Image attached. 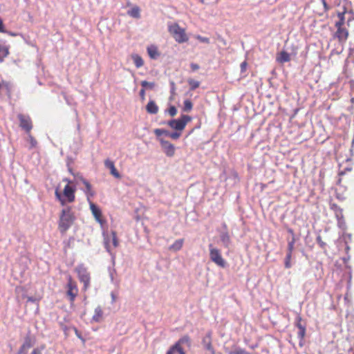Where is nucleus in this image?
Here are the masks:
<instances>
[{
    "instance_id": "29",
    "label": "nucleus",
    "mask_w": 354,
    "mask_h": 354,
    "mask_svg": "<svg viewBox=\"0 0 354 354\" xmlns=\"http://www.w3.org/2000/svg\"><path fill=\"white\" fill-rule=\"evenodd\" d=\"M296 242V238L292 237L291 241L288 243L287 252L292 253L295 248V243Z\"/></svg>"
},
{
    "instance_id": "28",
    "label": "nucleus",
    "mask_w": 354,
    "mask_h": 354,
    "mask_svg": "<svg viewBox=\"0 0 354 354\" xmlns=\"http://www.w3.org/2000/svg\"><path fill=\"white\" fill-rule=\"evenodd\" d=\"M193 108V104L189 100H185L184 101L183 111L189 112Z\"/></svg>"
},
{
    "instance_id": "27",
    "label": "nucleus",
    "mask_w": 354,
    "mask_h": 354,
    "mask_svg": "<svg viewBox=\"0 0 354 354\" xmlns=\"http://www.w3.org/2000/svg\"><path fill=\"white\" fill-rule=\"evenodd\" d=\"M188 84L190 86V90L194 91L199 87L200 82L198 81L194 80L193 79H189L187 80Z\"/></svg>"
},
{
    "instance_id": "50",
    "label": "nucleus",
    "mask_w": 354,
    "mask_h": 354,
    "mask_svg": "<svg viewBox=\"0 0 354 354\" xmlns=\"http://www.w3.org/2000/svg\"><path fill=\"white\" fill-rule=\"evenodd\" d=\"M3 86L6 87L7 89H8L10 84L8 82H3L2 84L0 82V91L1 90Z\"/></svg>"
},
{
    "instance_id": "46",
    "label": "nucleus",
    "mask_w": 354,
    "mask_h": 354,
    "mask_svg": "<svg viewBox=\"0 0 354 354\" xmlns=\"http://www.w3.org/2000/svg\"><path fill=\"white\" fill-rule=\"evenodd\" d=\"M6 30H5V28H4V24L3 23V21L2 19L0 18V32H6Z\"/></svg>"
},
{
    "instance_id": "30",
    "label": "nucleus",
    "mask_w": 354,
    "mask_h": 354,
    "mask_svg": "<svg viewBox=\"0 0 354 354\" xmlns=\"http://www.w3.org/2000/svg\"><path fill=\"white\" fill-rule=\"evenodd\" d=\"M112 244L114 248H117L119 245V241L117 237V234L115 231L111 232Z\"/></svg>"
},
{
    "instance_id": "17",
    "label": "nucleus",
    "mask_w": 354,
    "mask_h": 354,
    "mask_svg": "<svg viewBox=\"0 0 354 354\" xmlns=\"http://www.w3.org/2000/svg\"><path fill=\"white\" fill-rule=\"evenodd\" d=\"M9 54V48L0 41V62H2L3 59Z\"/></svg>"
},
{
    "instance_id": "35",
    "label": "nucleus",
    "mask_w": 354,
    "mask_h": 354,
    "mask_svg": "<svg viewBox=\"0 0 354 354\" xmlns=\"http://www.w3.org/2000/svg\"><path fill=\"white\" fill-rule=\"evenodd\" d=\"M181 136V131H175V132H172V133H168V136L169 138H171V139L173 140H177Z\"/></svg>"
},
{
    "instance_id": "14",
    "label": "nucleus",
    "mask_w": 354,
    "mask_h": 354,
    "mask_svg": "<svg viewBox=\"0 0 354 354\" xmlns=\"http://www.w3.org/2000/svg\"><path fill=\"white\" fill-rule=\"evenodd\" d=\"M105 167L110 169V173L111 175H113L114 177L117 178H120L121 176L116 169L114 162L109 159L106 160L104 161Z\"/></svg>"
},
{
    "instance_id": "13",
    "label": "nucleus",
    "mask_w": 354,
    "mask_h": 354,
    "mask_svg": "<svg viewBox=\"0 0 354 354\" xmlns=\"http://www.w3.org/2000/svg\"><path fill=\"white\" fill-rule=\"evenodd\" d=\"M337 28V31L335 32V36L338 39L340 42L345 41L348 36V30L343 28L342 26H335Z\"/></svg>"
},
{
    "instance_id": "22",
    "label": "nucleus",
    "mask_w": 354,
    "mask_h": 354,
    "mask_svg": "<svg viewBox=\"0 0 354 354\" xmlns=\"http://www.w3.org/2000/svg\"><path fill=\"white\" fill-rule=\"evenodd\" d=\"M80 181L86 187V193L88 196H93L94 192L92 190L91 185L83 177L80 178Z\"/></svg>"
},
{
    "instance_id": "16",
    "label": "nucleus",
    "mask_w": 354,
    "mask_h": 354,
    "mask_svg": "<svg viewBox=\"0 0 354 354\" xmlns=\"http://www.w3.org/2000/svg\"><path fill=\"white\" fill-rule=\"evenodd\" d=\"M158 110V106L153 100H150L146 106V111L149 114H156Z\"/></svg>"
},
{
    "instance_id": "56",
    "label": "nucleus",
    "mask_w": 354,
    "mask_h": 354,
    "mask_svg": "<svg viewBox=\"0 0 354 354\" xmlns=\"http://www.w3.org/2000/svg\"><path fill=\"white\" fill-rule=\"evenodd\" d=\"M28 300L30 301H34V299L32 297H28Z\"/></svg>"
},
{
    "instance_id": "53",
    "label": "nucleus",
    "mask_w": 354,
    "mask_h": 354,
    "mask_svg": "<svg viewBox=\"0 0 354 354\" xmlns=\"http://www.w3.org/2000/svg\"><path fill=\"white\" fill-rule=\"evenodd\" d=\"M63 181L67 183V184H68V185L72 184V181L66 178H64Z\"/></svg>"
},
{
    "instance_id": "8",
    "label": "nucleus",
    "mask_w": 354,
    "mask_h": 354,
    "mask_svg": "<svg viewBox=\"0 0 354 354\" xmlns=\"http://www.w3.org/2000/svg\"><path fill=\"white\" fill-rule=\"evenodd\" d=\"M17 118L19 120V126L27 134H29L32 129V122L28 115L19 114Z\"/></svg>"
},
{
    "instance_id": "52",
    "label": "nucleus",
    "mask_w": 354,
    "mask_h": 354,
    "mask_svg": "<svg viewBox=\"0 0 354 354\" xmlns=\"http://www.w3.org/2000/svg\"><path fill=\"white\" fill-rule=\"evenodd\" d=\"M30 354H41V351L38 348H35Z\"/></svg>"
},
{
    "instance_id": "5",
    "label": "nucleus",
    "mask_w": 354,
    "mask_h": 354,
    "mask_svg": "<svg viewBox=\"0 0 354 354\" xmlns=\"http://www.w3.org/2000/svg\"><path fill=\"white\" fill-rule=\"evenodd\" d=\"M192 117L187 115H182L180 118L177 120H171L167 122V124L173 129L178 131H183L187 124L191 122Z\"/></svg>"
},
{
    "instance_id": "43",
    "label": "nucleus",
    "mask_w": 354,
    "mask_h": 354,
    "mask_svg": "<svg viewBox=\"0 0 354 354\" xmlns=\"http://www.w3.org/2000/svg\"><path fill=\"white\" fill-rule=\"evenodd\" d=\"M345 174V171H341L339 172V178L337 180V185H341L342 183V176H343L344 174Z\"/></svg>"
},
{
    "instance_id": "51",
    "label": "nucleus",
    "mask_w": 354,
    "mask_h": 354,
    "mask_svg": "<svg viewBox=\"0 0 354 354\" xmlns=\"http://www.w3.org/2000/svg\"><path fill=\"white\" fill-rule=\"evenodd\" d=\"M287 231H288V232L290 234H291L292 238V237H295V234L294 230H293L292 229H291V228H288V229L287 230Z\"/></svg>"
},
{
    "instance_id": "6",
    "label": "nucleus",
    "mask_w": 354,
    "mask_h": 354,
    "mask_svg": "<svg viewBox=\"0 0 354 354\" xmlns=\"http://www.w3.org/2000/svg\"><path fill=\"white\" fill-rule=\"evenodd\" d=\"M209 258L212 262L221 268H225L226 261L223 258L220 250L214 248L212 244L209 245Z\"/></svg>"
},
{
    "instance_id": "36",
    "label": "nucleus",
    "mask_w": 354,
    "mask_h": 354,
    "mask_svg": "<svg viewBox=\"0 0 354 354\" xmlns=\"http://www.w3.org/2000/svg\"><path fill=\"white\" fill-rule=\"evenodd\" d=\"M166 354H185V352L171 347Z\"/></svg>"
},
{
    "instance_id": "33",
    "label": "nucleus",
    "mask_w": 354,
    "mask_h": 354,
    "mask_svg": "<svg viewBox=\"0 0 354 354\" xmlns=\"http://www.w3.org/2000/svg\"><path fill=\"white\" fill-rule=\"evenodd\" d=\"M141 86L143 87V88H149L152 89L155 86V84L153 82H149L146 80H143L141 82Z\"/></svg>"
},
{
    "instance_id": "38",
    "label": "nucleus",
    "mask_w": 354,
    "mask_h": 354,
    "mask_svg": "<svg viewBox=\"0 0 354 354\" xmlns=\"http://www.w3.org/2000/svg\"><path fill=\"white\" fill-rule=\"evenodd\" d=\"M167 112L171 117H174L177 114V109L174 106H171L168 109Z\"/></svg>"
},
{
    "instance_id": "31",
    "label": "nucleus",
    "mask_w": 354,
    "mask_h": 354,
    "mask_svg": "<svg viewBox=\"0 0 354 354\" xmlns=\"http://www.w3.org/2000/svg\"><path fill=\"white\" fill-rule=\"evenodd\" d=\"M154 133L158 137H159L163 134L168 136L169 131L165 129H156L154 130Z\"/></svg>"
},
{
    "instance_id": "32",
    "label": "nucleus",
    "mask_w": 354,
    "mask_h": 354,
    "mask_svg": "<svg viewBox=\"0 0 354 354\" xmlns=\"http://www.w3.org/2000/svg\"><path fill=\"white\" fill-rule=\"evenodd\" d=\"M299 331L297 333L298 337L301 341H303L304 339V337L306 335V327H300V328H298Z\"/></svg>"
},
{
    "instance_id": "39",
    "label": "nucleus",
    "mask_w": 354,
    "mask_h": 354,
    "mask_svg": "<svg viewBox=\"0 0 354 354\" xmlns=\"http://www.w3.org/2000/svg\"><path fill=\"white\" fill-rule=\"evenodd\" d=\"M248 67V62L247 61H244L241 64L240 68H241V72L245 73L247 70Z\"/></svg>"
},
{
    "instance_id": "55",
    "label": "nucleus",
    "mask_w": 354,
    "mask_h": 354,
    "mask_svg": "<svg viewBox=\"0 0 354 354\" xmlns=\"http://www.w3.org/2000/svg\"><path fill=\"white\" fill-rule=\"evenodd\" d=\"M75 175H77V176H76L75 177L80 180V178L82 177V176L81 175H80L79 174H75Z\"/></svg>"
},
{
    "instance_id": "57",
    "label": "nucleus",
    "mask_w": 354,
    "mask_h": 354,
    "mask_svg": "<svg viewBox=\"0 0 354 354\" xmlns=\"http://www.w3.org/2000/svg\"><path fill=\"white\" fill-rule=\"evenodd\" d=\"M202 3H205V0H199Z\"/></svg>"
},
{
    "instance_id": "20",
    "label": "nucleus",
    "mask_w": 354,
    "mask_h": 354,
    "mask_svg": "<svg viewBox=\"0 0 354 354\" xmlns=\"http://www.w3.org/2000/svg\"><path fill=\"white\" fill-rule=\"evenodd\" d=\"M103 316V311L100 306L97 307L95 309L94 315L92 317V319L95 322H100Z\"/></svg>"
},
{
    "instance_id": "45",
    "label": "nucleus",
    "mask_w": 354,
    "mask_h": 354,
    "mask_svg": "<svg viewBox=\"0 0 354 354\" xmlns=\"http://www.w3.org/2000/svg\"><path fill=\"white\" fill-rule=\"evenodd\" d=\"M244 353H245V350L242 349V348H239V349L236 350L235 351L230 353V354H244Z\"/></svg>"
},
{
    "instance_id": "7",
    "label": "nucleus",
    "mask_w": 354,
    "mask_h": 354,
    "mask_svg": "<svg viewBox=\"0 0 354 354\" xmlns=\"http://www.w3.org/2000/svg\"><path fill=\"white\" fill-rule=\"evenodd\" d=\"M330 208L335 213V217L337 220L338 226L342 229L345 228L346 223L344 218L342 209L340 207H339L337 204L333 203H330Z\"/></svg>"
},
{
    "instance_id": "15",
    "label": "nucleus",
    "mask_w": 354,
    "mask_h": 354,
    "mask_svg": "<svg viewBox=\"0 0 354 354\" xmlns=\"http://www.w3.org/2000/svg\"><path fill=\"white\" fill-rule=\"evenodd\" d=\"M276 61L280 64H284L290 61V55L286 51L282 50L277 54Z\"/></svg>"
},
{
    "instance_id": "18",
    "label": "nucleus",
    "mask_w": 354,
    "mask_h": 354,
    "mask_svg": "<svg viewBox=\"0 0 354 354\" xmlns=\"http://www.w3.org/2000/svg\"><path fill=\"white\" fill-rule=\"evenodd\" d=\"M80 280L81 282L84 283L83 289L84 290H87V288L90 286V276L88 273H82L80 275Z\"/></svg>"
},
{
    "instance_id": "58",
    "label": "nucleus",
    "mask_w": 354,
    "mask_h": 354,
    "mask_svg": "<svg viewBox=\"0 0 354 354\" xmlns=\"http://www.w3.org/2000/svg\"><path fill=\"white\" fill-rule=\"evenodd\" d=\"M244 354H250V353L245 351V353Z\"/></svg>"
},
{
    "instance_id": "11",
    "label": "nucleus",
    "mask_w": 354,
    "mask_h": 354,
    "mask_svg": "<svg viewBox=\"0 0 354 354\" xmlns=\"http://www.w3.org/2000/svg\"><path fill=\"white\" fill-rule=\"evenodd\" d=\"M183 344L187 345L188 347L191 346L190 337L188 335H184L171 347L180 350V351H184L182 347Z\"/></svg>"
},
{
    "instance_id": "34",
    "label": "nucleus",
    "mask_w": 354,
    "mask_h": 354,
    "mask_svg": "<svg viewBox=\"0 0 354 354\" xmlns=\"http://www.w3.org/2000/svg\"><path fill=\"white\" fill-rule=\"evenodd\" d=\"M301 322H302V318L299 315H298L295 318V326L298 328H300V327H306V325L302 324Z\"/></svg>"
},
{
    "instance_id": "12",
    "label": "nucleus",
    "mask_w": 354,
    "mask_h": 354,
    "mask_svg": "<svg viewBox=\"0 0 354 354\" xmlns=\"http://www.w3.org/2000/svg\"><path fill=\"white\" fill-rule=\"evenodd\" d=\"M204 348L209 351L211 354H215V351L212 344V336L210 333L207 334L202 340Z\"/></svg>"
},
{
    "instance_id": "48",
    "label": "nucleus",
    "mask_w": 354,
    "mask_h": 354,
    "mask_svg": "<svg viewBox=\"0 0 354 354\" xmlns=\"http://www.w3.org/2000/svg\"><path fill=\"white\" fill-rule=\"evenodd\" d=\"M27 350H28L27 348H23V345H21V346L20 347V348L18 351V354H26Z\"/></svg>"
},
{
    "instance_id": "40",
    "label": "nucleus",
    "mask_w": 354,
    "mask_h": 354,
    "mask_svg": "<svg viewBox=\"0 0 354 354\" xmlns=\"http://www.w3.org/2000/svg\"><path fill=\"white\" fill-rule=\"evenodd\" d=\"M23 345V348H26L27 349H29L31 346H32V344H31V342H30V339H26L24 342V343L22 344Z\"/></svg>"
},
{
    "instance_id": "37",
    "label": "nucleus",
    "mask_w": 354,
    "mask_h": 354,
    "mask_svg": "<svg viewBox=\"0 0 354 354\" xmlns=\"http://www.w3.org/2000/svg\"><path fill=\"white\" fill-rule=\"evenodd\" d=\"M28 140H29V142H30V144L31 145V147H35L37 146V140H35V138L31 135V133H30L29 134H28Z\"/></svg>"
},
{
    "instance_id": "10",
    "label": "nucleus",
    "mask_w": 354,
    "mask_h": 354,
    "mask_svg": "<svg viewBox=\"0 0 354 354\" xmlns=\"http://www.w3.org/2000/svg\"><path fill=\"white\" fill-rule=\"evenodd\" d=\"M90 209L95 220L101 225H103L105 223V221L102 218V212L100 208H98L94 203H90Z\"/></svg>"
},
{
    "instance_id": "4",
    "label": "nucleus",
    "mask_w": 354,
    "mask_h": 354,
    "mask_svg": "<svg viewBox=\"0 0 354 354\" xmlns=\"http://www.w3.org/2000/svg\"><path fill=\"white\" fill-rule=\"evenodd\" d=\"M66 295L71 304H73L77 296L78 295L79 290L77 288V282L72 279L71 276L68 278V281L66 285Z\"/></svg>"
},
{
    "instance_id": "23",
    "label": "nucleus",
    "mask_w": 354,
    "mask_h": 354,
    "mask_svg": "<svg viewBox=\"0 0 354 354\" xmlns=\"http://www.w3.org/2000/svg\"><path fill=\"white\" fill-rule=\"evenodd\" d=\"M127 14L133 18L139 19L140 17V9L138 6H133L128 10Z\"/></svg>"
},
{
    "instance_id": "42",
    "label": "nucleus",
    "mask_w": 354,
    "mask_h": 354,
    "mask_svg": "<svg viewBox=\"0 0 354 354\" xmlns=\"http://www.w3.org/2000/svg\"><path fill=\"white\" fill-rule=\"evenodd\" d=\"M104 244L106 250L110 251V240L108 237L104 238Z\"/></svg>"
},
{
    "instance_id": "26",
    "label": "nucleus",
    "mask_w": 354,
    "mask_h": 354,
    "mask_svg": "<svg viewBox=\"0 0 354 354\" xmlns=\"http://www.w3.org/2000/svg\"><path fill=\"white\" fill-rule=\"evenodd\" d=\"M292 253L287 252L285 260H284V266L286 268H290L292 267Z\"/></svg>"
},
{
    "instance_id": "54",
    "label": "nucleus",
    "mask_w": 354,
    "mask_h": 354,
    "mask_svg": "<svg viewBox=\"0 0 354 354\" xmlns=\"http://www.w3.org/2000/svg\"><path fill=\"white\" fill-rule=\"evenodd\" d=\"M68 171L73 176H76L77 175H75V174L73 171V169L72 168L69 167L68 168Z\"/></svg>"
},
{
    "instance_id": "41",
    "label": "nucleus",
    "mask_w": 354,
    "mask_h": 354,
    "mask_svg": "<svg viewBox=\"0 0 354 354\" xmlns=\"http://www.w3.org/2000/svg\"><path fill=\"white\" fill-rule=\"evenodd\" d=\"M197 39L203 42V43H205V44H209V39L207 38V37H201V36H198L197 37Z\"/></svg>"
},
{
    "instance_id": "47",
    "label": "nucleus",
    "mask_w": 354,
    "mask_h": 354,
    "mask_svg": "<svg viewBox=\"0 0 354 354\" xmlns=\"http://www.w3.org/2000/svg\"><path fill=\"white\" fill-rule=\"evenodd\" d=\"M190 67L193 71H195L199 68V66L197 64L192 63L190 64Z\"/></svg>"
},
{
    "instance_id": "19",
    "label": "nucleus",
    "mask_w": 354,
    "mask_h": 354,
    "mask_svg": "<svg viewBox=\"0 0 354 354\" xmlns=\"http://www.w3.org/2000/svg\"><path fill=\"white\" fill-rule=\"evenodd\" d=\"M346 14H351V12L344 10L342 12H338L337 17L339 20L335 22V26H342L345 23V15Z\"/></svg>"
},
{
    "instance_id": "24",
    "label": "nucleus",
    "mask_w": 354,
    "mask_h": 354,
    "mask_svg": "<svg viewBox=\"0 0 354 354\" xmlns=\"http://www.w3.org/2000/svg\"><path fill=\"white\" fill-rule=\"evenodd\" d=\"M183 243L184 240L183 239H178L169 246V249L172 251H178L182 248Z\"/></svg>"
},
{
    "instance_id": "44",
    "label": "nucleus",
    "mask_w": 354,
    "mask_h": 354,
    "mask_svg": "<svg viewBox=\"0 0 354 354\" xmlns=\"http://www.w3.org/2000/svg\"><path fill=\"white\" fill-rule=\"evenodd\" d=\"M140 96L142 101L145 100V88H142L140 91Z\"/></svg>"
},
{
    "instance_id": "49",
    "label": "nucleus",
    "mask_w": 354,
    "mask_h": 354,
    "mask_svg": "<svg viewBox=\"0 0 354 354\" xmlns=\"http://www.w3.org/2000/svg\"><path fill=\"white\" fill-rule=\"evenodd\" d=\"M321 1L324 6V11L325 12L327 11L329 9V6H328V4L326 3V0H321Z\"/></svg>"
},
{
    "instance_id": "3",
    "label": "nucleus",
    "mask_w": 354,
    "mask_h": 354,
    "mask_svg": "<svg viewBox=\"0 0 354 354\" xmlns=\"http://www.w3.org/2000/svg\"><path fill=\"white\" fill-rule=\"evenodd\" d=\"M169 32L178 43H183L188 41V37L185 29L182 28L178 24H174L169 26Z\"/></svg>"
},
{
    "instance_id": "25",
    "label": "nucleus",
    "mask_w": 354,
    "mask_h": 354,
    "mask_svg": "<svg viewBox=\"0 0 354 354\" xmlns=\"http://www.w3.org/2000/svg\"><path fill=\"white\" fill-rule=\"evenodd\" d=\"M131 58L136 66V68H140L144 65V61L142 58L138 54L131 55Z\"/></svg>"
},
{
    "instance_id": "2",
    "label": "nucleus",
    "mask_w": 354,
    "mask_h": 354,
    "mask_svg": "<svg viewBox=\"0 0 354 354\" xmlns=\"http://www.w3.org/2000/svg\"><path fill=\"white\" fill-rule=\"evenodd\" d=\"M75 187L67 184L63 190L62 194L59 189L57 188L55 192L56 198L60 202L62 205H64L66 202L73 203L75 200Z\"/></svg>"
},
{
    "instance_id": "1",
    "label": "nucleus",
    "mask_w": 354,
    "mask_h": 354,
    "mask_svg": "<svg viewBox=\"0 0 354 354\" xmlns=\"http://www.w3.org/2000/svg\"><path fill=\"white\" fill-rule=\"evenodd\" d=\"M76 217L71 207L64 208L59 214L58 221V230L64 235L69 228L73 225Z\"/></svg>"
},
{
    "instance_id": "9",
    "label": "nucleus",
    "mask_w": 354,
    "mask_h": 354,
    "mask_svg": "<svg viewBox=\"0 0 354 354\" xmlns=\"http://www.w3.org/2000/svg\"><path fill=\"white\" fill-rule=\"evenodd\" d=\"M160 146L167 157H173L175 154V147L173 144L162 138L159 139Z\"/></svg>"
},
{
    "instance_id": "21",
    "label": "nucleus",
    "mask_w": 354,
    "mask_h": 354,
    "mask_svg": "<svg viewBox=\"0 0 354 354\" xmlns=\"http://www.w3.org/2000/svg\"><path fill=\"white\" fill-rule=\"evenodd\" d=\"M147 53L151 59H156L159 56L158 48L153 45L147 48Z\"/></svg>"
}]
</instances>
